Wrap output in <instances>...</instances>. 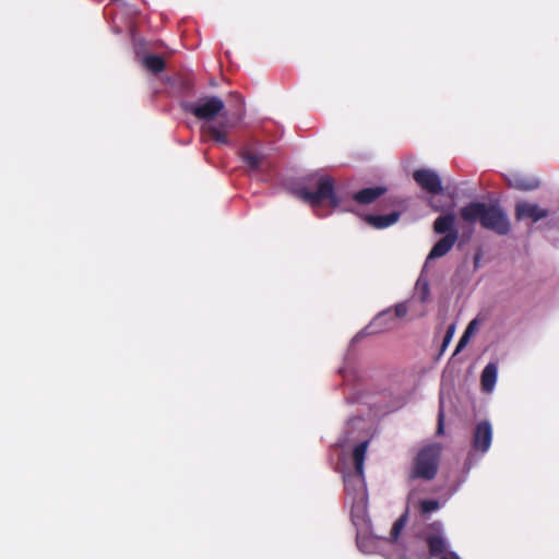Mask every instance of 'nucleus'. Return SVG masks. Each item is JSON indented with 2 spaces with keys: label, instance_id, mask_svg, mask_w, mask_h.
<instances>
[{
  "label": "nucleus",
  "instance_id": "6e6552de",
  "mask_svg": "<svg viewBox=\"0 0 559 559\" xmlns=\"http://www.w3.org/2000/svg\"><path fill=\"white\" fill-rule=\"evenodd\" d=\"M492 441V427L488 420L478 423L473 433L472 445L475 451L486 453Z\"/></svg>",
  "mask_w": 559,
  "mask_h": 559
},
{
  "label": "nucleus",
  "instance_id": "7ed1b4c3",
  "mask_svg": "<svg viewBox=\"0 0 559 559\" xmlns=\"http://www.w3.org/2000/svg\"><path fill=\"white\" fill-rule=\"evenodd\" d=\"M409 311L408 302L402 301L379 312L364 329L366 335L380 334L399 326V320L404 319Z\"/></svg>",
  "mask_w": 559,
  "mask_h": 559
},
{
  "label": "nucleus",
  "instance_id": "bb28decb",
  "mask_svg": "<svg viewBox=\"0 0 559 559\" xmlns=\"http://www.w3.org/2000/svg\"><path fill=\"white\" fill-rule=\"evenodd\" d=\"M429 205L431 206V209L436 212L440 211L441 209L439 206H436L432 202V199L429 200Z\"/></svg>",
  "mask_w": 559,
  "mask_h": 559
},
{
  "label": "nucleus",
  "instance_id": "f257e3e1",
  "mask_svg": "<svg viewBox=\"0 0 559 559\" xmlns=\"http://www.w3.org/2000/svg\"><path fill=\"white\" fill-rule=\"evenodd\" d=\"M460 216L468 224L479 222L484 229L499 236H506L511 231L509 217L499 204L474 201L461 207Z\"/></svg>",
  "mask_w": 559,
  "mask_h": 559
},
{
  "label": "nucleus",
  "instance_id": "0eeeda50",
  "mask_svg": "<svg viewBox=\"0 0 559 559\" xmlns=\"http://www.w3.org/2000/svg\"><path fill=\"white\" fill-rule=\"evenodd\" d=\"M415 182L430 194H439L443 191L440 176L437 171L429 168H420L413 173Z\"/></svg>",
  "mask_w": 559,
  "mask_h": 559
},
{
  "label": "nucleus",
  "instance_id": "6ab92c4d",
  "mask_svg": "<svg viewBox=\"0 0 559 559\" xmlns=\"http://www.w3.org/2000/svg\"><path fill=\"white\" fill-rule=\"evenodd\" d=\"M143 66L152 73H160L166 68V62L163 57L157 55H147L143 59Z\"/></svg>",
  "mask_w": 559,
  "mask_h": 559
},
{
  "label": "nucleus",
  "instance_id": "4468645a",
  "mask_svg": "<svg viewBox=\"0 0 559 559\" xmlns=\"http://www.w3.org/2000/svg\"><path fill=\"white\" fill-rule=\"evenodd\" d=\"M386 192L384 187H370L365 188L354 193L353 199L358 204L367 205L374 202L378 198Z\"/></svg>",
  "mask_w": 559,
  "mask_h": 559
},
{
  "label": "nucleus",
  "instance_id": "f3484780",
  "mask_svg": "<svg viewBox=\"0 0 559 559\" xmlns=\"http://www.w3.org/2000/svg\"><path fill=\"white\" fill-rule=\"evenodd\" d=\"M497 372L498 367L496 362H489L486 365L480 376V383L484 391H492L497 381Z\"/></svg>",
  "mask_w": 559,
  "mask_h": 559
},
{
  "label": "nucleus",
  "instance_id": "f8f14e48",
  "mask_svg": "<svg viewBox=\"0 0 559 559\" xmlns=\"http://www.w3.org/2000/svg\"><path fill=\"white\" fill-rule=\"evenodd\" d=\"M240 157L250 171H258L265 164V156L262 153L255 152L251 148H242L240 152Z\"/></svg>",
  "mask_w": 559,
  "mask_h": 559
},
{
  "label": "nucleus",
  "instance_id": "b1692460",
  "mask_svg": "<svg viewBox=\"0 0 559 559\" xmlns=\"http://www.w3.org/2000/svg\"><path fill=\"white\" fill-rule=\"evenodd\" d=\"M454 331H455V326L453 324L448 328L447 333L443 337L442 345H441V353L444 352L445 348L448 347V345L450 344V342L453 337Z\"/></svg>",
  "mask_w": 559,
  "mask_h": 559
},
{
  "label": "nucleus",
  "instance_id": "a211bd4d",
  "mask_svg": "<svg viewBox=\"0 0 559 559\" xmlns=\"http://www.w3.org/2000/svg\"><path fill=\"white\" fill-rule=\"evenodd\" d=\"M431 556H440L445 552L447 544L441 533L428 534L425 538Z\"/></svg>",
  "mask_w": 559,
  "mask_h": 559
},
{
  "label": "nucleus",
  "instance_id": "4be33fe9",
  "mask_svg": "<svg viewBox=\"0 0 559 559\" xmlns=\"http://www.w3.org/2000/svg\"><path fill=\"white\" fill-rule=\"evenodd\" d=\"M419 508L421 514H428L437 511L440 508V503L435 499H425L420 501Z\"/></svg>",
  "mask_w": 559,
  "mask_h": 559
},
{
  "label": "nucleus",
  "instance_id": "ddd939ff",
  "mask_svg": "<svg viewBox=\"0 0 559 559\" xmlns=\"http://www.w3.org/2000/svg\"><path fill=\"white\" fill-rule=\"evenodd\" d=\"M400 218L399 212H392L385 215H365V222L376 229H383L395 224Z\"/></svg>",
  "mask_w": 559,
  "mask_h": 559
},
{
  "label": "nucleus",
  "instance_id": "9b49d317",
  "mask_svg": "<svg viewBox=\"0 0 559 559\" xmlns=\"http://www.w3.org/2000/svg\"><path fill=\"white\" fill-rule=\"evenodd\" d=\"M459 239V231H453L451 235H445L439 239L431 248L428 259H438L445 255Z\"/></svg>",
  "mask_w": 559,
  "mask_h": 559
},
{
  "label": "nucleus",
  "instance_id": "412c9836",
  "mask_svg": "<svg viewBox=\"0 0 559 559\" xmlns=\"http://www.w3.org/2000/svg\"><path fill=\"white\" fill-rule=\"evenodd\" d=\"M416 292L419 300L425 304L428 301L430 296V288L427 281L418 280L416 283Z\"/></svg>",
  "mask_w": 559,
  "mask_h": 559
},
{
  "label": "nucleus",
  "instance_id": "9d476101",
  "mask_svg": "<svg viewBox=\"0 0 559 559\" xmlns=\"http://www.w3.org/2000/svg\"><path fill=\"white\" fill-rule=\"evenodd\" d=\"M508 186L520 191H531L539 187L540 181L536 177H530L522 174H511L508 178Z\"/></svg>",
  "mask_w": 559,
  "mask_h": 559
},
{
  "label": "nucleus",
  "instance_id": "39448f33",
  "mask_svg": "<svg viewBox=\"0 0 559 559\" xmlns=\"http://www.w3.org/2000/svg\"><path fill=\"white\" fill-rule=\"evenodd\" d=\"M182 108L199 120L212 121L225 109V103L217 96H205L197 102L182 104Z\"/></svg>",
  "mask_w": 559,
  "mask_h": 559
},
{
  "label": "nucleus",
  "instance_id": "dca6fc26",
  "mask_svg": "<svg viewBox=\"0 0 559 559\" xmlns=\"http://www.w3.org/2000/svg\"><path fill=\"white\" fill-rule=\"evenodd\" d=\"M433 231L440 235H451L457 231L455 228V216L452 213L440 215L433 223Z\"/></svg>",
  "mask_w": 559,
  "mask_h": 559
},
{
  "label": "nucleus",
  "instance_id": "423d86ee",
  "mask_svg": "<svg viewBox=\"0 0 559 559\" xmlns=\"http://www.w3.org/2000/svg\"><path fill=\"white\" fill-rule=\"evenodd\" d=\"M368 441L358 443L353 450V461L355 465L356 475H348L344 477L345 490L349 491L355 485L361 486L364 475V463L367 453Z\"/></svg>",
  "mask_w": 559,
  "mask_h": 559
},
{
  "label": "nucleus",
  "instance_id": "a878e982",
  "mask_svg": "<svg viewBox=\"0 0 559 559\" xmlns=\"http://www.w3.org/2000/svg\"><path fill=\"white\" fill-rule=\"evenodd\" d=\"M441 559H460V558L456 554L451 552L448 557H442Z\"/></svg>",
  "mask_w": 559,
  "mask_h": 559
},
{
  "label": "nucleus",
  "instance_id": "1a4fd4ad",
  "mask_svg": "<svg viewBox=\"0 0 559 559\" xmlns=\"http://www.w3.org/2000/svg\"><path fill=\"white\" fill-rule=\"evenodd\" d=\"M547 216L548 211L539 207L535 203L519 202L515 205V217L519 221L530 218L533 223H536L543 218H546Z\"/></svg>",
  "mask_w": 559,
  "mask_h": 559
},
{
  "label": "nucleus",
  "instance_id": "aec40b11",
  "mask_svg": "<svg viewBox=\"0 0 559 559\" xmlns=\"http://www.w3.org/2000/svg\"><path fill=\"white\" fill-rule=\"evenodd\" d=\"M406 519H407V515L403 514L393 523L391 532H390V542H392V543L397 542V539L401 535V532L406 524Z\"/></svg>",
  "mask_w": 559,
  "mask_h": 559
},
{
  "label": "nucleus",
  "instance_id": "393cba45",
  "mask_svg": "<svg viewBox=\"0 0 559 559\" xmlns=\"http://www.w3.org/2000/svg\"><path fill=\"white\" fill-rule=\"evenodd\" d=\"M437 433L438 435H442L443 433V412L442 411H440L439 416H438Z\"/></svg>",
  "mask_w": 559,
  "mask_h": 559
},
{
  "label": "nucleus",
  "instance_id": "f03ea898",
  "mask_svg": "<svg viewBox=\"0 0 559 559\" xmlns=\"http://www.w3.org/2000/svg\"><path fill=\"white\" fill-rule=\"evenodd\" d=\"M309 181H313L317 189L311 191L307 187L298 188L295 193L299 199L307 202L312 207L319 206L324 201H328L332 207L340 205V199L335 193V182L331 176L311 175Z\"/></svg>",
  "mask_w": 559,
  "mask_h": 559
},
{
  "label": "nucleus",
  "instance_id": "20e7f679",
  "mask_svg": "<svg viewBox=\"0 0 559 559\" xmlns=\"http://www.w3.org/2000/svg\"><path fill=\"white\" fill-rule=\"evenodd\" d=\"M440 455L441 447L439 444H429L420 449L414 460L411 478L433 479L438 473Z\"/></svg>",
  "mask_w": 559,
  "mask_h": 559
},
{
  "label": "nucleus",
  "instance_id": "2eb2a0df",
  "mask_svg": "<svg viewBox=\"0 0 559 559\" xmlns=\"http://www.w3.org/2000/svg\"><path fill=\"white\" fill-rule=\"evenodd\" d=\"M230 127L228 121H222L217 126H206L202 128V131L209 134L215 142L219 144H229L226 130Z\"/></svg>",
  "mask_w": 559,
  "mask_h": 559
},
{
  "label": "nucleus",
  "instance_id": "5701e85b",
  "mask_svg": "<svg viewBox=\"0 0 559 559\" xmlns=\"http://www.w3.org/2000/svg\"><path fill=\"white\" fill-rule=\"evenodd\" d=\"M475 320H473L466 331L464 332V334L462 335V337L460 338L457 345H456V348H455V353H459L460 350H462V348L466 345V343L468 342V336H469V332L472 331L474 324H475Z\"/></svg>",
  "mask_w": 559,
  "mask_h": 559
}]
</instances>
